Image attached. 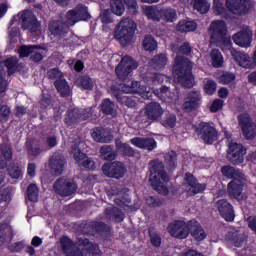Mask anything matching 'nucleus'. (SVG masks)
Segmentation results:
<instances>
[{
  "mask_svg": "<svg viewBox=\"0 0 256 256\" xmlns=\"http://www.w3.org/2000/svg\"><path fill=\"white\" fill-rule=\"evenodd\" d=\"M238 125L246 139H254L256 135V124L248 113L238 115Z\"/></svg>",
  "mask_w": 256,
  "mask_h": 256,
  "instance_id": "11",
  "label": "nucleus"
},
{
  "mask_svg": "<svg viewBox=\"0 0 256 256\" xmlns=\"http://www.w3.org/2000/svg\"><path fill=\"white\" fill-rule=\"evenodd\" d=\"M231 56L239 67H243L244 69H251V67H253V62L251 61L249 54L237 50H231Z\"/></svg>",
  "mask_w": 256,
  "mask_h": 256,
  "instance_id": "27",
  "label": "nucleus"
},
{
  "mask_svg": "<svg viewBox=\"0 0 256 256\" xmlns=\"http://www.w3.org/2000/svg\"><path fill=\"white\" fill-rule=\"evenodd\" d=\"M210 43H219L227 35V24L219 20L211 23L209 28Z\"/></svg>",
  "mask_w": 256,
  "mask_h": 256,
  "instance_id": "16",
  "label": "nucleus"
},
{
  "mask_svg": "<svg viewBox=\"0 0 256 256\" xmlns=\"http://www.w3.org/2000/svg\"><path fill=\"white\" fill-rule=\"evenodd\" d=\"M135 31H137L135 21L131 18L122 19L115 28L114 39H116L122 47H127L133 43Z\"/></svg>",
  "mask_w": 256,
  "mask_h": 256,
  "instance_id": "6",
  "label": "nucleus"
},
{
  "mask_svg": "<svg viewBox=\"0 0 256 256\" xmlns=\"http://www.w3.org/2000/svg\"><path fill=\"white\" fill-rule=\"evenodd\" d=\"M100 155L105 161H113L117 154L111 146L104 145L100 148Z\"/></svg>",
  "mask_w": 256,
  "mask_h": 256,
  "instance_id": "38",
  "label": "nucleus"
},
{
  "mask_svg": "<svg viewBox=\"0 0 256 256\" xmlns=\"http://www.w3.org/2000/svg\"><path fill=\"white\" fill-rule=\"evenodd\" d=\"M35 49H39V46H22L19 50L18 53L20 57H29L35 51Z\"/></svg>",
  "mask_w": 256,
  "mask_h": 256,
  "instance_id": "54",
  "label": "nucleus"
},
{
  "mask_svg": "<svg viewBox=\"0 0 256 256\" xmlns=\"http://www.w3.org/2000/svg\"><path fill=\"white\" fill-rule=\"evenodd\" d=\"M49 167L54 175H61L65 169V158L63 155L55 153L49 162Z\"/></svg>",
  "mask_w": 256,
  "mask_h": 256,
  "instance_id": "29",
  "label": "nucleus"
},
{
  "mask_svg": "<svg viewBox=\"0 0 256 256\" xmlns=\"http://www.w3.org/2000/svg\"><path fill=\"white\" fill-rule=\"evenodd\" d=\"M253 39V32L251 29L246 28L233 36V41L238 47H251V41Z\"/></svg>",
  "mask_w": 256,
  "mask_h": 256,
  "instance_id": "22",
  "label": "nucleus"
},
{
  "mask_svg": "<svg viewBox=\"0 0 256 256\" xmlns=\"http://www.w3.org/2000/svg\"><path fill=\"white\" fill-rule=\"evenodd\" d=\"M176 29L177 31H180V33H189L197 29V23L193 21L181 20Z\"/></svg>",
  "mask_w": 256,
  "mask_h": 256,
  "instance_id": "36",
  "label": "nucleus"
},
{
  "mask_svg": "<svg viewBox=\"0 0 256 256\" xmlns=\"http://www.w3.org/2000/svg\"><path fill=\"white\" fill-rule=\"evenodd\" d=\"M204 91L207 95H213L217 91V83L211 79H204Z\"/></svg>",
  "mask_w": 256,
  "mask_h": 256,
  "instance_id": "49",
  "label": "nucleus"
},
{
  "mask_svg": "<svg viewBox=\"0 0 256 256\" xmlns=\"http://www.w3.org/2000/svg\"><path fill=\"white\" fill-rule=\"evenodd\" d=\"M150 242L154 247H161V236L156 232H150Z\"/></svg>",
  "mask_w": 256,
  "mask_h": 256,
  "instance_id": "64",
  "label": "nucleus"
},
{
  "mask_svg": "<svg viewBox=\"0 0 256 256\" xmlns=\"http://www.w3.org/2000/svg\"><path fill=\"white\" fill-rule=\"evenodd\" d=\"M146 203L149 207H161V199L159 197H153V196H148L146 198Z\"/></svg>",
  "mask_w": 256,
  "mask_h": 256,
  "instance_id": "61",
  "label": "nucleus"
},
{
  "mask_svg": "<svg viewBox=\"0 0 256 256\" xmlns=\"http://www.w3.org/2000/svg\"><path fill=\"white\" fill-rule=\"evenodd\" d=\"M79 247H83L86 256H101V250H99V245L91 244L87 238L78 239Z\"/></svg>",
  "mask_w": 256,
  "mask_h": 256,
  "instance_id": "30",
  "label": "nucleus"
},
{
  "mask_svg": "<svg viewBox=\"0 0 256 256\" xmlns=\"http://www.w3.org/2000/svg\"><path fill=\"white\" fill-rule=\"evenodd\" d=\"M81 143L80 140H76L74 145L71 148V155H73L74 160L80 167H84L85 169H93L95 167V162L91 160V158L87 157V154L81 152L77 144Z\"/></svg>",
  "mask_w": 256,
  "mask_h": 256,
  "instance_id": "15",
  "label": "nucleus"
},
{
  "mask_svg": "<svg viewBox=\"0 0 256 256\" xmlns=\"http://www.w3.org/2000/svg\"><path fill=\"white\" fill-rule=\"evenodd\" d=\"M184 181V187L188 195H197V193H203L206 189L205 184L197 183V179L191 173H186Z\"/></svg>",
  "mask_w": 256,
  "mask_h": 256,
  "instance_id": "20",
  "label": "nucleus"
},
{
  "mask_svg": "<svg viewBox=\"0 0 256 256\" xmlns=\"http://www.w3.org/2000/svg\"><path fill=\"white\" fill-rule=\"evenodd\" d=\"M161 123L166 129H173V127L177 125V116H175V114L167 113L163 117Z\"/></svg>",
  "mask_w": 256,
  "mask_h": 256,
  "instance_id": "42",
  "label": "nucleus"
},
{
  "mask_svg": "<svg viewBox=\"0 0 256 256\" xmlns=\"http://www.w3.org/2000/svg\"><path fill=\"white\" fill-rule=\"evenodd\" d=\"M14 19L19 21L23 29H28L31 33H35L41 27V23L37 21V17L31 11L20 12Z\"/></svg>",
  "mask_w": 256,
  "mask_h": 256,
  "instance_id": "9",
  "label": "nucleus"
},
{
  "mask_svg": "<svg viewBox=\"0 0 256 256\" xmlns=\"http://www.w3.org/2000/svg\"><path fill=\"white\" fill-rule=\"evenodd\" d=\"M28 199L36 203L39 200V188L35 184H30L27 190Z\"/></svg>",
  "mask_w": 256,
  "mask_h": 256,
  "instance_id": "50",
  "label": "nucleus"
},
{
  "mask_svg": "<svg viewBox=\"0 0 256 256\" xmlns=\"http://www.w3.org/2000/svg\"><path fill=\"white\" fill-rule=\"evenodd\" d=\"M226 6L228 11L234 15H246L255 7V2L253 0H227Z\"/></svg>",
  "mask_w": 256,
  "mask_h": 256,
  "instance_id": "10",
  "label": "nucleus"
},
{
  "mask_svg": "<svg viewBox=\"0 0 256 256\" xmlns=\"http://www.w3.org/2000/svg\"><path fill=\"white\" fill-rule=\"evenodd\" d=\"M172 51L177 55H189V53H191V46L187 42H185L181 47L173 45Z\"/></svg>",
  "mask_w": 256,
  "mask_h": 256,
  "instance_id": "47",
  "label": "nucleus"
},
{
  "mask_svg": "<svg viewBox=\"0 0 256 256\" xmlns=\"http://www.w3.org/2000/svg\"><path fill=\"white\" fill-rule=\"evenodd\" d=\"M196 134L207 145L213 144L217 139V129L209 122H200L196 128Z\"/></svg>",
  "mask_w": 256,
  "mask_h": 256,
  "instance_id": "8",
  "label": "nucleus"
},
{
  "mask_svg": "<svg viewBox=\"0 0 256 256\" xmlns=\"http://www.w3.org/2000/svg\"><path fill=\"white\" fill-rule=\"evenodd\" d=\"M235 81V74L225 72L219 77V83L222 85H229V83Z\"/></svg>",
  "mask_w": 256,
  "mask_h": 256,
  "instance_id": "55",
  "label": "nucleus"
},
{
  "mask_svg": "<svg viewBox=\"0 0 256 256\" xmlns=\"http://www.w3.org/2000/svg\"><path fill=\"white\" fill-rule=\"evenodd\" d=\"M91 135L97 143H111L113 141V134L105 128H95Z\"/></svg>",
  "mask_w": 256,
  "mask_h": 256,
  "instance_id": "31",
  "label": "nucleus"
},
{
  "mask_svg": "<svg viewBox=\"0 0 256 256\" xmlns=\"http://www.w3.org/2000/svg\"><path fill=\"white\" fill-rule=\"evenodd\" d=\"M232 43H231V38H223L220 42V47L222 49V51L227 52V51H230V55H231V51L235 50L233 47H232Z\"/></svg>",
  "mask_w": 256,
  "mask_h": 256,
  "instance_id": "59",
  "label": "nucleus"
},
{
  "mask_svg": "<svg viewBox=\"0 0 256 256\" xmlns=\"http://www.w3.org/2000/svg\"><path fill=\"white\" fill-rule=\"evenodd\" d=\"M143 14L153 21H161V9L156 6H143Z\"/></svg>",
  "mask_w": 256,
  "mask_h": 256,
  "instance_id": "32",
  "label": "nucleus"
},
{
  "mask_svg": "<svg viewBox=\"0 0 256 256\" xmlns=\"http://www.w3.org/2000/svg\"><path fill=\"white\" fill-rule=\"evenodd\" d=\"M228 159L234 165H241L243 163V157L246 153L245 148L239 143L228 142Z\"/></svg>",
  "mask_w": 256,
  "mask_h": 256,
  "instance_id": "17",
  "label": "nucleus"
},
{
  "mask_svg": "<svg viewBox=\"0 0 256 256\" xmlns=\"http://www.w3.org/2000/svg\"><path fill=\"white\" fill-rule=\"evenodd\" d=\"M155 85L158 84H152L151 91H153L158 99H161V101H164L165 103H173V101H177V92H171V90L165 86L156 89Z\"/></svg>",
  "mask_w": 256,
  "mask_h": 256,
  "instance_id": "23",
  "label": "nucleus"
},
{
  "mask_svg": "<svg viewBox=\"0 0 256 256\" xmlns=\"http://www.w3.org/2000/svg\"><path fill=\"white\" fill-rule=\"evenodd\" d=\"M211 59H212V65L213 67L219 68L223 67V55L218 49H213L210 53Z\"/></svg>",
  "mask_w": 256,
  "mask_h": 256,
  "instance_id": "41",
  "label": "nucleus"
},
{
  "mask_svg": "<svg viewBox=\"0 0 256 256\" xmlns=\"http://www.w3.org/2000/svg\"><path fill=\"white\" fill-rule=\"evenodd\" d=\"M143 48L145 51H155L157 49V41L152 36H146L143 40Z\"/></svg>",
  "mask_w": 256,
  "mask_h": 256,
  "instance_id": "48",
  "label": "nucleus"
},
{
  "mask_svg": "<svg viewBox=\"0 0 256 256\" xmlns=\"http://www.w3.org/2000/svg\"><path fill=\"white\" fill-rule=\"evenodd\" d=\"M9 117H11V108L8 106L0 107V122L7 123L9 121Z\"/></svg>",
  "mask_w": 256,
  "mask_h": 256,
  "instance_id": "52",
  "label": "nucleus"
},
{
  "mask_svg": "<svg viewBox=\"0 0 256 256\" xmlns=\"http://www.w3.org/2000/svg\"><path fill=\"white\" fill-rule=\"evenodd\" d=\"M148 167L150 171L149 181L153 189H155V191L160 193V195H169V189L167 188V186H165V184H163V182H161V181H164V183L169 182V176L165 172V167L163 166V162L159 160H152L148 164Z\"/></svg>",
  "mask_w": 256,
  "mask_h": 256,
  "instance_id": "5",
  "label": "nucleus"
},
{
  "mask_svg": "<svg viewBox=\"0 0 256 256\" xmlns=\"http://www.w3.org/2000/svg\"><path fill=\"white\" fill-rule=\"evenodd\" d=\"M100 19L105 25L113 23V16L111 15V12L109 10H104L101 13Z\"/></svg>",
  "mask_w": 256,
  "mask_h": 256,
  "instance_id": "62",
  "label": "nucleus"
},
{
  "mask_svg": "<svg viewBox=\"0 0 256 256\" xmlns=\"http://www.w3.org/2000/svg\"><path fill=\"white\" fill-rule=\"evenodd\" d=\"M130 143L134 145V147H138V149H145L146 151H153V149H157V141L149 137H135L130 140Z\"/></svg>",
  "mask_w": 256,
  "mask_h": 256,
  "instance_id": "25",
  "label": "nucleus"
},
{
  "mask_svg": "<svg viewBox=\"0 0 256 256\" xmlns=\"http://www.w3.org/2000/svg\"><path fill=\"white\" fill-rule=\"evenodd\" d=\"M116 147L119 151V153H122V155H128L129 157H133L135 155V151L129 144L121 143L120 141L116 142Z\"/></svg>",
  "mask_w": 256,
  "mask_h": 256,
  "instance_id": "45",
  "label": "nucleus"
},
{
  "mask_svg": "<svg viewBox=\"0 0 256 256\" xmlns=\"http://www.w3.org/2000/svg\"><path fill=\"white\" fill-rule=\"evenodd\" d=\"M78 85L87 91H91L95 87V82L89 76H83L78 80Z\"/></svg>",
  "mask_w": 256,
  "mask_h": 256,
  "instance_id": "46",
  "label": "nucleus"
},
{
  "mask_svg": "<svg viewBox=\"0 0 256 256\" xmlns=\"http://www.w3.org/2000/svg\"><path fill=\"white\" fill-rule=\"evenodd\" d=\"M164 19V21H169L170 23H173L175 19H177V12L172 8H166L161 10V19Z\"/></svg>",
  "mask_w": 256,
  "mask_h": 256,
  "instance_id": "44",
  "label": "nucleus"
},
{
  "mask_svg": "<svg viewBox=\"0 0 256 256\" xmlns=\"http://www.w3.org/2000/svg\"><path fill=\"white\" fill-rule=\"evenodd\" d=\"M167 63H169L167 55L158 54L153 57L152 61H150V67H153V69H164V67L167 66Z\"/></svg>",
  "mask_w": 256,
  "mask_h": 256,
  "instance_id": "34",
  "label": "nucleus"
},
{
  "mask_svg": "<svg viewBox=\"0 0 256 256\" xmlns=\"http://www.w3.org/2000/svg\"><path fill=\"white\" fill-rule=\"evenodd\" d=\"M0 169H5L7 167V161H11L13 153L11 147L4 145L0 148Z\"/></svg>",
  "mask_w": 256,
  "mask_h": 256,
  "instance_id": "33",
  "label": "nucleus"
},
{
  "mask_svg": "<svg viewBox=\"0 0 256 256\" xmlns=\"http://www.w3.org/2000/svg\"><path fill=\"white\" fill-rule=\"evenodd\" d=\"M54 190L61 197H69L77 191V184L71 179L59 178L54 184Z\"/></svg>",
  "mask_w": 256,
  "mask_h": 256,
  "instance_id": "13",
  "label": "nucleus"
},
{
  "mask_svg": "<svg viewBox=\"0 0 256 256\" xmlns=\"http://www.w3.org/2000/svg\"><path fill=\"white\" fill-rule=\"evenodd\" d=\"M49 79H56V81H61L63 78V72L57 68L50 69L47 73Z\"/></svg>",
  "mask_w": 256,
  "mask_h": 256,
  "instance_id": "60",
  "label": "nucleus"
},
{
  "mask_svg": "<svg viewBox=\"0 0 256 256\" xmlns=\"http://www.w3.org/2000/svg\"><path fill=\"white\" fill-rule=\"evenodd\" d=\"M189 233L195 239V241H203L207 239V233L203 230V227L197 220L189 221Z\"/></svg>",
  "mask_w": 256,
  "mask_h": 256,
  "instance_id": "28",
  "label": "nucleus"
},
{
  "mask_svg": "<svg viewBox=\"0 0 256 256\" xmlns=\"http://www.w3.org/2000/svg\"><path fill=\"white\" fill-rule=\"evenodd\" d=\"M164 160L166 165H168L170 169H173V167L177 165V154L174 151L168 152L165 154Z\"/></svg>",
  "mask_w": 256,
  "mask_h": 256,
  "instance_id": "51",
  "label": "nucleus"
},
{
  "mask_svg": "<svg viewBox=\"0 0 256 256\" xmlns=\"http://www.w3.org/2000/svg\"><path fill=\"white\" fill-rule=\"evenodd\" d=\"M5 67L8 69V74L13 75L17 69V58H9L4 62Z\"/></svg>",
  "mask_w": 256,
  "mask_h": 256,
  "instance_id": "53",
  "label": "nucleus"
},
{
  "mask_svg": "<svg viewBox=\"0 0 256 256\" xmlns=\"http://www.w3.org/2000/svg\"><path fill=\"white\" fill-rule=\"evenodd\" d=\"M8 173L11 179H21L23 177V172L19 166H12L8 169Z\"/></svg>",
  "mask_w": 256,
  "mask_h": 256,
  "instance_id": "56",
  "label": "nucleus"
},
{
  "mask_svg": "<svg viewBox=\"0 0 256 256\" xmlns=\"http://www.w3.org/2000/svg\"><path fill=\"white\" fill-rule=\"evenodd\" d=\"M164 81H169V77L163 74H154L153 77H147L142 82L132 81L131 85L122 84L120 89L122 93H133L143 97V99H149L151 97V87L161 85Z\"/></svg>",
  "mask_w": 256,
  "mask_h": 256,
  "instance_id": "2",
  "label": "nucleus"
},
{
  "mask_svg": "<svg viewBox=\"0 0 256 256\" xmlns=\"http://www.w3.org/2000/svg\"><path fill=\"white\" fill-rule=\"evenodd\" d=\"M9 82L5 79V69L0 66V93H5L7 91V86Z\"/></svg>",
  "mask_w": 256,
  "mask_h": 256,
  "instance_id": "57",
  "label": "nucleus"
},
{
  "mask_svg": "<svg viewBox=\"0 0 256 256\" xmlns=\"http://www.w3.org/2000/svg\"><path fill=\"white\" fill-rule=\"evenodd\" d=\"M93 115V108H88L87 110H79V108L69 109L67 116L65 118L66 125H73L74 123H79V121H85Z\"/></svg>",
  "mask_w": 256,
  "mask_h": 256,
  "instance_id": "14",
  "label": "nucleus"
},
{
  "mask_svg": "<svg viewBox=\"0 0 256 256\" xmlns=\"http://www.w3.org/2000/svg\"><path fill=\"white\" fill-rule=\"evenodd\" d=\"M11 199V188H4L0 190V203L7 202Z\"/></svg>",
  "mask_w": 256,
  "mask_h": 256,
  "instance_id": "63",
  "label": "nucleus"
},
{
  "mask_svg": "<svg viewBox=\"0 0 256 256\" xmlns=\"http://www.w3.org/2000/svg\"><path fill=\"white\" fill-rule=\"evenodd\" d=\"M167 231L171 237L187 239L189 237V222L186 223L183 220H174L169 223Z\"/></svg>",
  "mask_w": 256,
  "mask_h": 256,
  "instance_id": "12",
  "label": "nucleus"
},
{
  "mask_svg": "<svg viewBox=\"0 0 256 256\" xmlns=\"http://www.w3.org/2000/svg\"><path fill=\"white\" fill-rule=\"evenodd\" d=\"M211 7V4H209V1L207 0H194L193 1V8L198 11V13H208L209 9Z\"/></svg>",
  "mask_w": 256,
  "mask_h": 256,
  "instance_id": "39",
  "label": "nucleus"
},
{
  "mask_svg": "<svg viewBox=\"0 0 256 256\" xmlns=\"http://www.w3.org/2000/svg\"><path fill=\"white\" fill-rule=\"evenodd\" d=\"M101 111L105 115H117L115 103L109 99H104L101 104Z\"/></svg>",
  "mask_w": 256,
  "mask_h": 256,
  "instance_id": "37",
  "label": "nucleus"
},
{
  "mask_svg": "<svg viewBox=\"0 0 256 256\" xmlns=\"http://www.w3.org/2000/svg\"><path fill=\"white\" fill-rule=\"evenodd\" d=\"M102 171L106 177L121 179L125 175V166L121 162L106 163L102 167Z\"/></svg>",
  "mask_w": 256,
  "mask_h": 256,
  "instance_id": "18",
  "label": "nucleus"
},
{
  "mask_svg": "<svg viewBox=\"0 0 256 256\" xmlns=\"http://www.w3.org/2000/svg\"><path fill=\"white\" fill-rule=\"evenodd\" d=\"M214 209L225 219V221H233L235 219V212L233 206L226 199L217 200L214 203Z\"/></svg>",
  "mask_w": 256,
  "mask_h": 256,
  "instance_id": "19",
  "label": "nucleus"
},
{
  "mask_svg": "<svg viewBox=\"0 0 256 256\" xmlns=\"http://www.w3.org/2000/svg\"><path fill=\"white\" fill-rule=\"evenodd\" d=\"M247 237L244 234H233L232 235V243L235 245V247H241L245 241H246Z\"/></svg>",
  "mask_w": 256,
  "mask_h": 256,
  "instance_id": "58",
  "label": "nucleus"
},
{
  "mask_svg": "<svg viewBox=\"0 0 256 256\" xmlns=\"http://www.w3.org/2000/svg\"><path fill=\"white\" fill-rule=\"evenodd\" d=\"M89 11L86 6L78 5L71 11H68L63 21L57 20L49 24V31L56 39H63L69 33V27L79 23V21H87L89 19Z\"/></svg>",
  "mask_w": 256,
  "mask_h": 256,
  "instance_id": "1",
  "label": "nucleus"
},
{
  "mask_svg": "<svg viewBox=\"0 0 256 256\" xmlns=\"http://www.w3.org/2000/svg\"><path fill=\"white\" fill-rule=\"evenodd\" d=\"M61 249L66 256H83V252L79 250L73 240L69 239L67 236L60 238Z\"/></svg>",
  "mask_w": 256,
  "mask_h": 256,
  "instance_id": "21",
  "label": "nucleus"
},
{
  "mask_svg": "<svg viewBox=\"0 0 256 256\" xmlns=\"http://www.w3.org/2000/svg\"><path fill=\"white\" fill-rule=\"evenodd\" d=\"M222 174L224 177L233 179L228 183V192L231 197H234V199H237L238 201L247 199V195L243 193V189L245 188V176L231 166L222 167Z\"/></svg>",
  "mask_w": 256,
  "mask_h": 256,
  "instance_id": "3",
  "label": "nucleus"
},
{
  "mask_svg": "<svg viewBox=\"0 0 256 256\" xmlns=\"http://www.w3.org/2000/svg\"><path fill=\"white\" fill-rule=\"evenodd\" d=\"M138 67L137 61L133 60L130 56H124L116 66V75L118 79L125 81Z\"/></svg>",
  "mask_w": 256,
  "mask_h": 256,
  "instance_id": "7",
  "label": "nucleus"
},
{
  "mask_svg": "<svg viewBox=\"0 0 256 256\" xmlns=\"http://www.w3.org/2000/svg\"><path fill=\"white\" fill-rule=\"evenodd\" d=\"M111 11L114 15L121 17L125 13V4L123 0H111Z\"/></svg>",
  "mask_w": 256,
  "mask_h": 256,
  "instance_id": "40",
  "label": "nucleus"
},
{
  "mask_svg": "<svg viewBox=\"0 0 256 256\" xmlns=\"http://www.w3.org/2000/svg\"><path fill=\"white\" fill-rule=\"evenodd\" d=\"M58 93H60L61 97H67L68 95H71V87L65 80V78H62L61 80H56L54 83Z\"/></svg>",
  "mask_w": 256,
  "mask_h": 256,
  "instance_id": "35",
  "label": "nucleus"
},
{
  "mask_svg": "<svg viewBox=\"0 0 256 256\" xmlns=\"http://www.w3.org/2000/svg\"><path fill=\"white\" fill-rule=\"evenodd\" d=\"M199 105H201V92L194 91L188 93V96L183 104V109L189 113L194 111V109H197Z\"/></svg>",
  "mask_w": 256,
  "mask_h": 256,
  "instance_id": "24",
  "label": "nucleus"
},
{
  "mask_svg": "<svg viewBox=\"0 0 256 256\" xmlns=\"http://www.w3.org/2000/svg\"><path fill=\"white\" fill-rule=\"evenodd\" d=\"M191 69H193V64L191 61H189V59L182 56H177L173 65V75L175 81L180 83L183 87H193L195 78L191 73Z\"/></svg>",
  "mask_w": 256,
  "mask_h": 256,
  "instance_id": "4",
  "label": "nucleus"
},
{
  "mask_svg": "<svg viewBox=\"0 0 256 256\" xmlns=\"http://www.w3.org/2000/svg\"><path fill=\"white\" fill-rule=\"evenodd\" d=\"M144 115L149 121H157L163 115V108L161 104L151 102L145 107Z\"/></svg>",
  "mask_w": 256,
  "mask_h": 256,
  "instance_id": "26",
  "label": "nucleus"
},
{
  "mask_svg": "<svg viewBox=\"0 0 256 256\" xmlns=\"http://www.w3.org/2000/svg\"><path fill=\"white\" fill-rule=\"evenodd\" d=\"M122 90L120 92L114 91L113 95L116 97V99L122 103V105H126L127 107H135V101L133 99L123 95Z\"/></svg>",
  "mask_w": 256,
  "mask_h": 256,
  "instance_id": "43",
  "label": "nucleus"
}]
</instances>
